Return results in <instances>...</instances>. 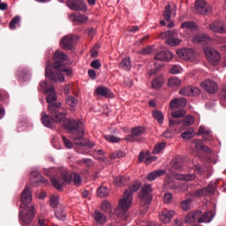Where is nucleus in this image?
<instances>
[{
  "label": "nucleus",
  "instance_id": "obj_14",
  "mask_svg": "<svg viewBox=\"0 0 226 226\" xmlns=\"http://www.w3.org/2000/svg\"><path fill=\"white\" fill-rule=\"evenodd\" d=\"M201 87L209 93L210 94H215L218 91V84L211 79H207L200 83Z\"/></svg>",
  "mask_w": 226,
  "mask_h": 226
},
{
  "label": "nucleus",
  "instance_id": "obj_27",
  "mask_svg": "<svg viewBox=\"0 0 226 226\" xmlns=\"http://www.w3.org/2000/svg\"><path fill=\"white\" fill-rule=\"evenodd\" d=\"M201 215L199 218V223H209L213 218H215V214L211 211L206 212L204 215L202 214V211H200Z\"/></svg>",
  "mask_w": 226,
  "mask_h": 226
},
{
  "label": "nucleus",
  "instance_id": "obj_41",
  "mask_svg": "<svg viewBox=\"0 0 226 226\" xmlns=\"http://www.w3.org/2000/svg\"><path fill=\"white\" fill-rule=\"evenodd\" d=\"M62 105L63 104L61 102L50 104L48 106V112L50 114H56V112H57V109L61 108Z\"/></svg>",
  "mask_w": 226,
  "mask_h": 226
},
{
  "label": "nucleus",
  "instance_id": "obj_16",
  "mask_svg": "<svg viewBox=\"0 0 226 226\" xmlns=\"http://www.w3.org/2000/svg\"><path fill=\"white\" fill-rule=\"evenodd\" d=\"M200 94V89L195 87H186L179 91V94L182 96H197Z\"/></svg>",
  "mask_w": 226,
  "mask_h": 226
},
{
  "label": "nucleus",
  "instance_id": "obj_59",
  "mask_svg": "<svg viewBox=\"0 0 226 226\" xmlns=\"http://www.w3.org/2000/svg\"><path fill=\"white\" fill-rule=\"evenodd\" d=\"M90 66L94 68V70H100V68H102V62H100L98 59L93 60L90 64Z\"/></svg>",
  "mask_w": 226,
  "mask_h": 226
},
{
  "label": "nucleus",
  "instance_id": "obj_46",
  "mask_svg": "<svg viewBox=\"0 0 226 226\" xmlns=\"http://www.w3.org/2000/svg\"><path fill=\"white\" fill-rule=\"evenodd\" d=\"M194 136L195 132L193 129H190L189 131L181 134L182 139H185V140H189V139H193Z\"/></svg>",
  "mask_w": 226,
  "mask_h": 226
},
{
  "label": "nucleus",
  "instance_id": "obj_57",
  "mask_svg": "<svg viewBox=\"0 0 226 226\" xmlns=\"http://www.w3.org/2000/svg\"><path fill=\"white\" fill-rule=\"evenodd\" d=\"M49 204L52 207H56L59 205V197L51 196L49 200Z\"/></svg>",
  "mask_w": 226,
  "mask_h": 226
},
{
  "label": "nucleus",
  "instance_id": "obj_13",
  "mask_svg": "<svg viewBox=\"0 0 226 226\" xmlns=\"http://www.w3.org/2000/svg\"><path fill=\"white\" fill-rule=\"evenodd\" d=\"M30 183L33 186H40V185H49V180L45 179L38 171L30 174Z\"/></svg>",
  "mask_w": 226,
  "mask_h": 226
},
{
  "label": "nucleus",
  "instance_id": "obj_23",
  "mask_svg": "<svg viewBox=\"0 0 226 226\" xmlns=\"http://www.w3.org/2000/svg\"><path fill=\"white\" fill-rule=\"evenodd\" d=\"M170 107L171 110H176V109L186 107V99L183 97L174 99L170 102Z\"/></svg>",
  "mask_w": 226,
  "mask_h": 226
},
{
  "label": "nucleus",
  "instance_id": "obj_12",
  "mask_svg": "<svg viewBox=\"0 0 226 226\" xmlns=\"http://www.w3.org/2000/svg\"><path fill=\"white\" fill-rule=\"evenodd\" d=\"M195 8L196 13H200V15L213 13V8L207 5L205 0H196Z\"/></svg>",
  "mask_w": 226,
  "mask_h": 226
},
{
  "label": "nucleus",
  "instance_id": "obj_37",
  "mask_svg": "<svg viewBox=\"0 0 226 226\" xmlns=\"http://www.w3.org/2000/svg\"><path fill=\"white\" fill-rule=\"evenodd\" d=\"M166 146H167L166 142H161V143L156 144L154 147L153 154H160V153H162V151H163V149H165Z\"/></svg>",
  "mask_w": 226,
  "mask_h": 226
},
{
  "label": "nucleus",
  "instance_id": "obj_1",
  "mask_svg": "<svg viewBox=\"0 0 226 226\" xmlns=\"http://www.w3.org/2000/svg\"><path fill=\"white\" fill-rule=\"evenodd\" d=\"M55 61L54 68L57 72H52L50 69V62L46 64L45 76L52 82H64V75L67 77H72L73 75V71L71 68H66V61H68V56L61 50H57L53 56ZM64 73V74H63Z\"/></svg>",
  "mask_w": 226,
  "mask_h": 226
},
{
  "label": "nucleus",
  "instance_id": "obj_47",
  "mask_svg": "<svg viewBox=\"0 0 226 226\" xmlns=\"http://www.w3.org/2000/svg\"><path fill=\"white\" fill-rule=\"evenodd\" d=\"M72 177H73V183L76 186H80L82 185V177L78 173H72Z\"/></svg>",
  "mask_w": 226,
  "mask_h": 226
},
{
  "label": "nucleus",
  "instance_id": "obj_8",
  "mask_svg": "<svg viewBox=\"0 0 226 226\" xmlns=\"http://www.w3.org/2000/svg\"><path fill=\"white\" fill-rule=\"evenodd\" d=\"M153 188L149 185H146L142 187L139 192V199L143 202L144 206H149L153 200Z\"/></svg>",
  "mask_w": 226,
  "mask_h": 226
},
{
  "label": "nucleus",
  "instance_id": "obj_32",
  "mask_svg": "<svg viewBox=\"0 0 226 226\" xmlns=\"http://www.w3.org/2000/svg\"><path fill=\"white\" fill-rule=\"evenodd\" d=\"M165 173L166 171L164 170H157L148 174L147 179L148 181H154V179H158V177L163 176Z\"/></svg>",
  "mask_w": 226,
  "mask_h": 226
},
{
  "label": "nucleus",
  "instance_id": "obj_64",
  "mask_svg": "<svg viewBox=\"0 0 226 226\" xmlns=\"http://www.w3.org/2000/svg\"><path fill=\"white\" fill-rule=\"evenodd\" d=\"M100 47L99 46H94V48H93V49L91 50V56H92V57H96V56H98V49H99Z\"/></svg>",
  "mask_w": 226,
  "mask_h": 226
},
{
  "label": "nucleus",
  "instance_id": "obj_42",
  "mask_svg": "<svg viewBox=\"0 0 226 226\" xmlns=\"http://www.w3.org/2000/svg\"><path fill=\"white\" fill-rule=\"evenodd\" d=\"M183 72H185L183 70V67L178 64L172 65L171 69L170 70V73H171L172 75H177L179 73H183Z\"/></svg>",
  "mask_w": 226,
  "mask_h": 226
},
{
  "label": "nucleus",
  "instance_id": "obj_21",
  "mask_svg": "<svg viewBox=\"0 0 226 226\" xmlns=\"http://www.w3.org/2000/svg\"><path fill=\"white\" fill-rule=\"evenodd\" d=\"M67 130L73 132L75 130H79V133L81 135L84 134V131L82 130V122L77 120H71L69 121L68 124L65 126Z\"/></svg>",
  "mask_w": 226,
  "mask_h": 226
},
{
  "label": "nucleus",
  "instance_id": "obj_44",
  "mask_svg": "<svg viewBox=\"0 0 226 226\" xmlns=\"http://www.w3.org/2000/svg\"><path fill=\"white\" fill-rule=\"evenodd\" d=\"M126 156V154L123 150H117L116 152H113L110 154V159L111 160H116V158H124Z\"/></svg>",
  "mask_w": 226,
  "mask_h": 226
},
{
  "label": "nucleus",
  "instance_id": "obj_22",
  "mask_svg": "<svg viewBox=\"0 0 226 226\" xmlns=\"http://www.w3.org/2000/svg\"><path fill=\"white\" fill-rule=\"evenodd\" d=\"M174 57V54L169 50L161 51L154 56L156 61H170Z\"/></svg>",
  "mask_w": 226,
  "mask_h": 226
},
{
  "label": "nucleus",
  "instance_id": "obj_35",
  "mask_svg": "<svg viewBox=\"0 0 226 226\" xmlns=\"http://www.w3.org/2000/svg\"><path fill=\"white\" fill-rule=\"evenodd\" d=\"M182 29H187L188 31H195L197 25L192 21H185L181 24Z\"/></svg>",
  "mask_w": 226,
  "mask_h": 226
},
{
  "label": "nucleus",
  "instance_id": "obj_6",
  "mask_svg": "<svg viewBox=\"0 0 226 226\" xmlns=\"http://www.w3.org/2000/svg\"><path fill=\"white\" fill-rule=\"evenodd\" d=\"M204 52L205 57H207L210 64L213 66H217V64H220V61H222L220 52L211 47L204 48Z\"/></svg>",
  "mask_w": 226,
  "mask_h": 226
},
{
  "label": "nucleus",
  "instance_id": "obj_38",
  "mask_svg": "<svg viewBox=\"0 0 226 226\" xmlns=\"http://www.w3.org/2000/svg\"><path fill=\"white\" fill-rule=\"evenodd\" d=\"M176 179H178L179 181H193L195 179V175L190 174V175H176Z\"/></svg>",
  "mask_w": 226,
  "mask_h": 226
},
{
  "label": "nucleus",
  "instance_id": "obj_54",
  "mask_svg": "<svg viewBox=\"0 0 226 226\" xmlns=\"http://www.w3.org/2000/svg\"><path fill=\"white\" fill-rule=\"evenodd\" d=\"M193 123H195V118H193L192 116H187L183 121L184 126H192Z\"/></svg>",
  "mask_w": 226,
  "mask_h": 226
},
{
  "label": "nucleus",
  "instance_id": "obj_18",
  "mask_svg": "<svg viewBox=\"0 0 226 226\" xmlns=\"http://www.w3.org/2000/svg\"><path fill=\"white\" fill-rule=\"evenodd\" d=\"M216 190V187L211 183L207 185V188H203L194 192L192 195V197H204V195H207L208 193H213Z\"/></svg>",
  "mask_w": 226,
  "mask_h": 226
},
{
  "label": "nucleus",
  "instance_id": "obj_52",
  "mask_svg": "<svg viewBox=\"0 0 226 226\" xmlns=\"http://www.w3.org/2000/svg\"><path fill=\"white\" fill-rule=\"evenodd\" d=\"M97 195H99V197H108V195H109V188H107L106 186L100 187L97 190Z\"/></svg>",
  "mask_w": 226,
  "mask_h": 226
},
{
  "label": "nucleus",
  "instance_id": "obj_61",
  "mask_svg": "<svg viewBox=\"0 0 226 226\" xmlns=\"http://www.w3.org/2000/svg\"><path fill=\"white\" fill-rule=\"evenodd\" d=\"M165 204H170V202L172 201V193L167 192L164 194V199H163Z\"/></svg>",
  "mask_w": 226,
  "mask_h": 226
},
{
  "label": "nucleus",
  "instance_id": "obj_7",
  "mask_svg": "<svg viewBox=\"0 0 226 226\" xmlns=\"http://www.w3.org/2000/svg\"><path fill=\"white\" fill-rule=\"evenodd\" d=\"M161 38L162 40H166V43L170 45V47H177L181 43V39L177 38V33L174 31H167L161 34Z\"/></svg>",
  "mask_w": 226,
  "mask_h": 226
},
{
  "label": "nucleus",
  "instance_id": "obj_45",
  "mask_svg": "<svg viewBox=\"0 0 226 226\" xmlns=\"http://www.w3.org/2000/svg\"><path fill=\"white\" fill-rule=\"evenodd\" d=\"M146 132V129H144V127H134L132 130V135H134V137H140V135H142V133H144Z\"/></svg>",
  "mask_w": 226,
  "mask_h": 226
},
{
  "label": "nucleus",
  "instance_id": "obj_31",
  "mask_svg": "<svg viewBox=\"0 0 226 226\" xmlns=\"http://www.w3.org/2000/svg\"><path fill=\"white\" fill-rule=\"evenodd\" d=\"M119 68L124 70V72H130L132 70V60L130 57L124 58L119 64Z\"/></svg>",
  "mask_w": 226,
  "mask_h": 226
},
{
  "label": "nucleus",
  "instance_id": "obj_11",
  "mask_svg": "<svg viewBox=\"0 0 226 226\" xmlns=\"http://www.w3.org/2000/svg\"><path fill=\"white\" fill-rule=\"evenodd\" d=\"M33 202V192L29 186H26L21 193V209L29 207V204Z\"/></svg>",
  "mask_w": 226,
  "mask_h": 226
},
{
  "label": "nucleus",
  "instance_id": "obj_60",
  "mask_svg": "<svg viewBox=\"0 0 226 226\" xmlns=\"http://www.w3.org/2000/svg\"><path fill=\"white\" fill-rule=\"evenodd\" d=\"M222 100L221 101V104L222 105V107H226V85L222 88Z\"/></svg>",
  "mask_w": 226,
  "mask_h": 226
},
{
  "label": "nucleus",
  "instance_id": "obj_19",
  "mask_svg": "<svg viewBox=\"0 0 226 226\" xmlns=\"http://www.w3.org/2000/svg\"><path fill=\"white\" fill-rule=\"evenodd\" d=\"M60 45L64 50H72L73 49V35H66L62 38Z\"/></svg>",
  "mask_w": 226,
  "mask_h": 226
},
{
  "label": "nucleus",
  "instance_id": "obj_24",
  "mask_svg": "<svg viewBox=\"0 0 226 226\" xmlns=\"http://www.w3.org/2000/svg\"><path fill=\"white\" fill-rule=\"evenodd\" d=\"M200 215H201L200 210L189 213L185 216V223H194V222H199V218H200Z\"/></svg>",
  "mask_w": 226,
  "mask_h": 226
},
{
  "label": "nucleus",
  "instance_id": "obj_29",
  "mask_svg": "<svg viewBox=\"0 0 226 226\" xmlns=\"http://www.w3.org/2000/svg\"><path fill=\"white\" fill-rule=\"evenodd\" d=\"M51 116L55 123H64L66 121V113L56 111V113L51 114Z\"/></svg>",
  "mask_w": 226,
  "mask_h": 226
},
{
  "label": "nucleus",
  "instance_id": "obj_50",
  "mask_svg": "<svg viewBox=\"0 0 226 226\" xmlns=\"http://www.w3.org/2000/svg\"><path fill=\"white\" fill-rule=\"evenodd\" d=\"M55 215H56V217L57 218V220H62V221L66 220V213L64 212V210H63L61 208L56 210Z\"/></svg>",
  "mask_w": 226,
  "mask_h": 226
},
{
  "label": "nucleus",
  "instance_id": "obj_58",
  "mask_svg": "<svg viewBox=\"0 0 226 226\" xmlns=\"http://www.w3.org/2000/svg\"><path fill=\"white\" fill-rule=\"evenodd\" d=\"M63 142L67 149H72L73 147V143L67 139L66 136H62Z\"/></svg>",
  "mask_w": 226,
  "mask_h": 226
},
{
  "label": "nucleus",
  "instance_id": "obj_62",
  "mask_svg": "<svg viewBox=\"0 0 226 226\" xmlns=\"http://www.w3.org/2000/svg\"><path fill=\"white\" fill-rule=\"evenodd\" d=\"M193 144H195L196 149H202L204 145H202V141L200 139L192 140Z\"/></svg>",
  "mask_w": 226,
  "mask_h": 226
},
{
  "label": "nucleus",
  "instance_id": "obj_63",
  "mask_svg": "<svg viewBox=\"0 0 226 226\" xmlns=\"http://www.w3.org/2000/svg\"><path fill=\"white\" fill-rule=\"evenodd\" d=\"M177 124H181V122L175 119H170V128H176Z\"/></svg>",
  "mask_w": 226,
  "mask_h": 226
},
{
  "label": "nucleus",
  "instance_id": "obj_53",
  "mask_svg": "<svg viewBox=\"0 0 226 226\" xmlns=\"http://www.w3.org/2000/svg\"><path fill=\"white\" fill-rule=\"evenodd\" d=\"M102 209L105 211V213H112V207L110 205V202L103 201L102 203Z\"/></svg>",
  "mask_w": 226,
  "mask_h": 226
},
{
  "label": "nucleus",
  "instance_id": "obj_48",
  "mask_svg": "<svg viewBox=\"0 0 226 226\" xmlns=\"http://www.w3.org/2000/svg\"><path fill=\"white\" fill-rule=\"evenodd\" d=\"M172 8L170 7V4H168V6H166L165 11L163 12V17L165 19V20L169 21L170 20V17H172Z\"/></svg>",
  "mask_w": 226,
  "mask_h": 226
},
{
  "label": "nucleus",
  "instance_id": "obj_40",
  "mask_svg": "<svg viewBox=\"0 0 226 226\" xmlns=\"http://www.w3.org/2000/svg\"><path fill=\"white\" fill-rule=\"evenodd\" d=\"M65 103L69 107H77V105H79V100L73 96H69L66 98Z\"/></svg>",
  "mask_w": 226,
  "mask_h": 226
},
{
  "label": "nucleus",
  "instance_id": "obj_25",
  "mask_svg": "<svg viewBox=\"0 0 226 226\" xmlns=\"http://www.w3.org/2000/svg\"><path fill=\"white\" fill-rule=\"evenodd\" d=\"M192 43H209L211 37L206 34H199L192 38Z\"/></svg>",
  "mask_w": 226,
  "mask_h": 226
},
{
  "label": "nucleus",
  "instance_id": "obj_10",
  "mask_svg": "<svg viewBox=\"0 0 226 226\" xmlns=\"http://www.w3.org/2000/svg\"><path fill=\"white\" fill-rule=\"evenodd\" d=\"M177 55L185 61H195V57H197V53L193 49H177Z\"/></svg>",
  "mask_w": 226,
  "mask_h": 226
},
{
  "label": "nucleus",
  "instance_id": "obj_39",
  "mask_svg": "<svg viewBox=\"0 0 226 226\" xmlns=\"http://www.w3.org/2000/svg\"><path fill=\"white\" fill-rule=\"evenodd\" d=\"M192 202H193V200L191 198H188L187 200H185L181 202L180 207L183 209V211H188L192 206Z\"/></svg>",
  "mask_w": 226,
  "mask_h": 226
},
{
  "label": "nucleus",
  "instance_id": "obj_36",
  "mask_svg": "<svg viewBox=\"0 0 226 226\" xmlns=\"http://www.w3.org/2000/svg\"><path fill=\"white\" fill-rule=\"evenodd\" d=\"M20 27V16H15L9 24L10 29H17Z\"/></svg>",
  "mask_w": 226,
  "mask_h": 226
},
{
  "label": "nucleus",
  "instance_id": "obj_43",
  "mask_svg": "<svg viewBox=\"0 0 226 226\" xmlns=\"http://www.w3.org/2000/svg\"><path fill=\"white\" fill-rule=\"evenodd\" d=\"M153 117H154V119H156L158 121L159 124H163L164 117H163V113H162V111H158V110L154 111Z\"/></svg>",
  "mask_w": 226,
  "mask_h": 226
},
{
  "label": "nucleus",
  "instance_id": "obj_33",
  "mask_svg": "<svg viewBox=\"0 0 226 226\" xmlns=\"http://www.w3.org/2000/svg\"><path fill=\"white\" fill-rule=\"evenodd\" d=\"M94 220L100 225L107 223V216H105V215L102 214L100 211L94 212Z\"/></svg>",
  "mask_w": 226,
  "mask_h": 226
},
{
  "label": "nucleus",
  "instance_id": "obj_30",
  "mask_svg": "<svg viewBox=\"0 0 226 226\" xmlns=\"http://www.w3.org/2000/svg\"><path fill=\"white\" fill-rule=\"evenodd\" d=\"M183 84V80L177 77H172L168 79V87H179Z\"/></svg>",
  "mask_w": 226,
  "mask_h": 226
},
{
  "label": "nucleus",
  "instance_id": "obj_17",
  "mask_svg": "<svg viewBox=\"0 0 226 226\" xmlns=\"http://www.w3.org/2000/svg\"><path fill=\"white\" fill-rule=\"evenodd\" d=\"M41 123L46 128H56V122L54 121V117H49V115L42 111L41 113Z\"/></svg>",
  "mask_w": 226,
  "mask_h": 226
},
{
  "label": "nucleus",
  "instance_id": "obj_26",
  "mask_svg": "<svg viewBox=\"0 0 226 226\" xmlns=\"http://www.w3.org/2000/svg\"><path fill=\"white\" fill-rule=\"evenodd\" d=\"M69 19L72 22H78L79 24H86V22L88 20L87 16L75 13L70 14Z\"/></svg>",
  "mask_w": 226,
  "mask_h": 226
},
{
  "label": "nucleus",
  "instance_id": "obj_9",
  "mask_svg": "<svg viewBox=\"0 0 226 226\" xmlns=\"http://www.w3.org/2000/svg\"><path fill=\"white\" fill-rule=\"evenodd\" d=\"M66 5L70 10H72V11H87V4L84 0H67Z\"/></svg>",
  "mask_w": 226,
  "mask_h": 226
},
{
  "label": "nucleus",
  "instance_id": "obj_2",
  "mask_svg": "<svg viewBox=\"0 0 226 226\" xmlns=\"http://www.w3.org/2000/svg\"><path fill=\"white\" fill-rule=\"evenodd\" d=\"M140 188V183L135 182L130 185V187L124 192L123 198L120 200L117 208L115 210V213L122 222H126L128 220V210L132 206L133 198L132 195L135 192H139Z\"/></svg>",
  "mask_w": 226,
  "mask_h": 226
},
{
  "label": "nucleus",
  "instance_id": "obj_34",
  "mask_svg": "<svg viewBox=\"0 0 226 226\" xmlns=\"http://www.w3.org/2000/svg\"><path fill=\"white\" fill-rule=\"evenodd\" d=\"M130 181V178H126L124 177H116L113 180V183L116 186L121 187L124 186V185Z\"/></svg>",
  "mask_w": 226,
  "mask_h": 226
},
{
  "label": "nucleus",
  "instance_id": "obj_51",
  "mask_svg": "<svg viewBox=\"0 0 226 226\" xmlns=\"http://www.w3.org/2000/svg\"><path fill=\"white\" fill-rule=\"evenodd\" d=\"M185 116H186V111L184 109H179L172 113V117L174 119H179V117H185Z\"/></svg>",
  "mask_w": 226,
  "mask_h": 226
},
{
  "label": "nucleus",
  "instance_id": "obj_4",
  "mask_svg": "<svg viewBox=\"0 0 226 226\" xmlns=\"http://www.w3.org/2000/svg\"><path fill=\"white\" fill-rule=\"evenodd\" d=\"M58 172L61 173L62 177L54 176L51 177V184L56 190H61L63 186H64V183H70V181H72V177L64 168H60Z\"/></svg>",
  "mask_w": 226,
  "mask_h": 226
},
{
  "label": "nucleus",
  "instance_id": "obj_20",
  "mask_svg": "<svg viewBox=\"0 0 226 226\" xmlns=\"http://www.w3.org/2000/svg\"><path fill=\"white\" fill-rule=\"evenodd\" d=\"M224 26L225 23H223V21H215L209 26V29L210 31H213V33L223 34V33H225Z\"/></svg>",
  "mask_w": 226,
  "mask_h": 226
},
{
  "label": "nucleus",
  "instance_id": "obj_49",
  "mask_svg": "<svg viewBox=\"0 0 226 226\" xmlns=\"http://www.w3.org/2000/svg\"><path fill=\"white\" fill-rule=\"evenodd\" d=\"M105 140H107V142H111L113 144H116L117 142H120L121 139L118 137H116L114 135H105L104 136Z\"/></svg>",
  "mask_w": 226,
  "mask_h": 226
},
{
  "label": "nucleus",
  "instance_id": "obj_5",
  "mask_svg": "<svg viewBox=\"0 0 226 226\" xmlns=\"http://www.w3.org/2000/svg\"><path fill=\"white\" fill-rule=\"evenodd\" d=\"M38 89L46 94L47 103H54V102L57 101V93L56 92V89L47 83V81H41Z\"/></svg>",
  "mask_w": 226,
  "mask_h": 226
},
{
  "label": "nucleus",
  "instance_id": "obj_28",
  "mask_svg": "<svg viewBox=\"0 0 226 226\" xmlns=\"http://www.w3.org/2000/svg\"><path fill=\"white\" fill-rule=\"evenodd\" d=\"M198 135H204V140H213V135L211 134V131L207 129L205 126H200L199 129Z\"/></svg>",
  "mask_w": 226,
  "mask_h": 226
},
{
  "label": "nucleus",
  "instance_id": "obj_56",
  "mask_svg": "<svg viewBox=\"0 0 226 226\" xmlns=\"http://www.w3.org/2000/svg\"><path fill=\"white\" fill-rule=\"evenodd\" d=\"M162 79L156 78L152 82V87L153 89H160V87H162Z\"/></svg>",
  "mask_w": 226,
  "mask_h": 226
},
{
  "label": "nucleus",
  "instance_id": "obj_3",
  "mask_svg": "<svg viewBox=\"0 0 226 226\" xmlns=\"http://www.w3.org/2000/svg\"><path fill=\"white\" fill-rule=\"evenodd\" d=\"M34 213H36V208L32 205L26 207H20L19 209V222L22 226H31V222L34 220Z\"/></svg>",
  "mask_w": 226,
  "mask_h": 226
},
{
  "label": "nucleus",
  "instance_id": "obj_15",
  "mask_svg": "<svg viewBox=\"0 0 226 226\" xmlns=\"http://www.w3.org/2000/svg\"><path fill=\"white\" fill-rule=\"evenodd\" d=\"M175 215L174 210L164 209L159 213V219L162 223H170Z\"/></svg>",
  "mask_w": 226,
  "mask_h": 226
},
{
  "label": "nucleus",
  "instance_id": "obj_55",
  "mask_svg": "<svg viewBox=\"0 0 226 226\" xmlns=\"http://www.w3.org/2000/svg\"><path fill=\"white\" fill-rule=\"evenodd\" d=\"M96 93L100 96H107V94H109V89L105 87H99L96 89Z\"/></svg>",
  "mask_w": 226,
  "mask_h": 226
}]
</instances>
